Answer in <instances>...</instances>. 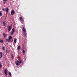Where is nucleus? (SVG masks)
<instances>
[{
    "label": "nucleus",
    "instance_id": "obj_16",
    "mask_svg": "<svg viewBox=\"0 0 77 77\" xmlns=\"http://www.w3.org/2000/svg\"><path fill=\"white\" fill-rule=\"evenodd\" d=\"M5 46H3L2 48V49L3 50L5 51Z\"/></svg>",
    "mask_w": 77,
    "mask_h": 77
},
{
    "label": "nucleus",
    "instance_id": "obj_18",
    "mask_svg": "<svg viewBox=\"0 0 77 77\" xmlns=\"http://www.w3.org/2000/svg\"><path fill=\"white\" fill-rule=\"evenodd\" d=\"M9 75H10V76H11V72H9Z\"/></svg>",
    "mask_w": 77,
    "mask_h": 77
},
{
    "label": "nucleus",
    "instance_id": "obj_21",
    "mask_svg": "<svg viewBox=\"0 0 77 77\" xmlns=\"http://www.w3.org/2000/svg\"><path fill=\"white\" fill-rule=\"evenodd\" d=\"M23 53H25V50H23Z\"/></svg>",
    "mask_w": 77,
    "mask_h": 77
},
{
    "label": "nucleus",
    "instance_id": "obj_26",
    "mask_svg": "<svg viewBox=\"0 0 77 77\" xmlns=\"http://www.w3.org/2000/svg\"><path fill=\"white\" fill-rule=\"evenodd\" d=\"M4 2H7V0H3Z\"/></svg>",
    "mask_w": 77,
    "mask_h": 77
},
{
    "label": "nucleus",
    "instance_id": "obj_25",
    "mask_svg": "<svg viewBox=\"0 0 77 77\" xmlns=\"http://www.w3.org/2000/svg\"><path fill=\"white\" fill-rule=\"evenodd\" d=\"M2 11H5V8H2Z\"/></svg>",
    "mask_w": 77,
    "mask_h": 77
},
{
    "label": "nucleus",
    "instance_id": "obj_12",
    "mask_svg": "<svg viewBox=\"0 0 77 77\" xmlns=\"http://www.w3.org/2000/svg\"><path fill=\"white\" fill-rule=\"evenodd\" d=\"M20 48H21V46H18L17 48V50H20Z\"/></svg>",
    "mask_w": 77,
    "mask_h": 77
},
{
    "label": "nucleus",
    "instance_id": "obj_10",
    "mask_svg": "<svg viewBox=\"0 0 77 77\" xmlns=\"http://www.w3.org/2000/svg\"><path fill=\"white\" fill-rule=\"evenodd\" d=\"M17 63H21L22 61L21 60H19L17 61Z\"/></svg>",
    "mask_w": 77,
    "mask_h": 77
},
{
    "label": "nucleus",
    "instance_id": "obj_14",
    "mask_svg": "<svg viewBox=\"0 0 77 77\" xmlns=\"http://www.w3.org/2000/svg\"><path fill=\"white\" fill-rule=\"evenodd\" d=\"M17 38H15V39H14V43H17Z\"/></svg>",
    "mask_w": 77,
    "mask_h": 77
},
{
    "label": "nucleus",
    "instance_id": "obj_19",
    "mask_svg": "<svg viewBox=\"0 0 77 77\" xmlns=\"http://www.w3.org/2000/svg\"><path fill=\"white\" fill-rule=\"evenodd\" d=\"M15 30V29H14V28L13 29H12L13 32H15V30Z\"/></svg>",
    "mask_w": 77,
    "mask_h": 77
},
{
    "label": "nucleus",
    "instance_id": "obj_9",
    "mask_svg": "<svg viewBox=\"0 0 77 77\" xmlns=\"http://www.w3.org/2000/svg\"><path fill=\"white\" fill-rule=\"evenodd\" d=\"M8 39H9L10 40H11V39H12V37L11 35L9 36L8 37Z\"/></svg>",
    "mask_w": 77,
    "mask_h": 77
},
{
    "label": "nucleus",
    "instance_id": "obj_1",
    "mask_svg": "<svg viewBox=\"0 0 77 77\" xmlns=\"http://www.w3.org/2000/svg\"><path fill=\"white\" fill-rule=\"evenodd\" d=\"M15 13V11L14 10H12L11 12V15H14V14Z\"/></svg>",
    "mask_w": 77,
    "mask_h": 77
},
{
    "label": "nucleus",
    "instance_id": "obj_20",
    "mask_svg": "<svg viewBox=\"0 0 77 77\" xmlns=\"http://www.w3.org/2000/svg\"><path fill=\"white\" fill-rule=\"evenodd\" d=\"M0 42H1V43H3V40H1L0 41Z\"/></svg>",
    "mask_w": 77,
    "mask_h": 77
},
{
    "label": "nucleus",
    "instance_id": "obj_13",
    "mask_svg": "<svg viewBox=\"0 0 77 77\" xmlns=\"http://www.w3.org/2000/svg\"><path fill=\"white\" fill-rule=\"evenodd\" d=\"M3 24L4 26H6V23L5 21L3 22Z\"/></svg>",
    "mask_w": 77,
    "mask_h": 77
},
{
    "label": "nucleus",
    "instance_id": "obj_22",
    "mask_svg": "<svg viewBox=\"0 0 77 77\" xmlns=\"http://www.w3.org/2000/svg\"><path fill=\"white\" fill-rule=\"evenodd\" d=\"M8 50H6V54H7V53H8Z\"/></svg>",
    "mask_w": 77,
    "mask_h": 77
},
{
    "label": "nucleus",
    "instance_id": "obj_2",
    "mask_svg": "<svg viewBox=\"0 0 77 77\" xmlns=\"http://www.w3.org/2000/svg\"><path fill=\"white\" fill-rule=\"evenodd\" d=\"M7 27L8 28V31H11V26H8Z\"/></svg>",
    "mask_w": 77,
    "mask_h": 77
},
{
    "label": "nucleus",
    "instance_id": "obj_24",
    "mask_svg": "<svg viewBox=\"0 0 77 77\" xmlns=\"http://www.w3.org/2000/svg\"><path fill=\"white\" fill-rule=\"evenodd\" d=\"M2 64H0V68H2Z\"/></svg>",
    "mask_w": 77,
    "mask_h": 77
},
{
    "label": "nucleus",
    "instance_id": "obj_8",
    "mask_svg": "<svg viewBox=\"0 0 77 77\" xmlns=\"http://www.w3.org/2000/svg\"><path fill=\"white\" fill-rule=\"evenodd\" d=\"M20 19L21 21H23H23H24V20H23V18H22V17H20Z\"/></svg>",
    "mask_w": 77,
    "mask_h": 77
},
{
    "label": "nucleus",
    "instance_id": "obj_4",
    "mask_svg": "<svg viewBox=\"0 0 77 77\" xmlns=\"http://www.w3.org/2000/svg\"><path fill=\"white\" fill-rule=\"evenodd\" d=\"M23 31L25 33H26V28H25V27H23Z\"/></svg>",
    "mask_w": 77,
    "mask_h": 77
},
{
    "label": "nucleus",
    "instance_id": "obj_15",
    "mask_svg": "<svg viewBox=\"0 0 77 77\" xmlns=\"http://www.w3.org/2000/svg\"><path fill=\"white\" fill-rule=\"evenodd\" d=\"M0 16H2V11H0Z\"/></svg>",
    "mask_w": 77,
    "mask_h": 77
},
{
    "label": "nucleus",
    "instance_id": "obj_5",
    "mask_svg": "<svg viewBox=\"0 0 77 77\" xmlns=\"http://www.w3.org/2000/svg\"><path fill=\"white\" fill-rule=\"evenodd\" d=\"M3 56V53L2 52H0V59H2V57Z\"/></svg>",
    "mask_w": 77,
    "mask_h": 77
},
{
    "label": "nucleus",
    "instance_id": "obj_27",
    "mask_svg": "<svg viewBox=\"0 0 77 77\" xmlns=\"http://www.w3.org/2000/svg\"><path fill=\"white\" fill-rule=\"evenodd\" d=\"M16 65H18V63H16Z\"/></svg>",
    "mask_w": 77,
    "mask_h": 77
},
{
    "label": "nucleus",
    "instance_id": "obj_23",
    "mask_svg": "<svg viewBox=\"0 0 77 77\" xmlns=\"http://www.w3.org/2000/svg\"><path fill=\"white\" fill-rule=\"evenodd\" d=\"M14 32L13 31L11 32V35H13V34L14 33Z\"/></svg>",
    "mask_w": 77,
    "mask_h": 77
},
{
    "label": "nucleus",
    "instance_id": "obj_11",
    "mask_svg": "<svg viewBox=\"0 0 77 77\" xmlns=\"http://www.w3.org/2000/svg\"><path fill=\"white\" fill-rule=\"evenodd\" d=\"M2 35H4V38H5L6 37V34L4 33H3Z\"/></svg>",
    "mask_w": 77,
    "mask_h": 77
},
{
    "label": "nucleus",
    "instance_id": "obj_6",
    "mask_svg": "<svg viewBox=\"0 0 77 77\" xmlns=\"http://www.w3.org/2000/svg\"><path fill=\"white\" fill-rule=\"evenodd\" d=\"M5 40L6 41H7V42H10L11 41V40H10L9 38H6Z\"/></svg>",
    "mask_w": 77,
    "mask_h": 77
},
{
    "label": "nucleus",
    "instance_id": "obj_3",
    "mask_svg": "<svg viewBox=\"0 0 77 77\" xmlns=\"http://www.w3.org/2000/svg\"><path fill=\"white\" fill-rule=\"evenodd\" d=\"M7 71H8V70H7V69H5L4 70V73H5V75H6L8 74Z\"/></svg>",
    "mask_w": 77,
    "mask_h": 77
},
{
    "label": "nucleus",
    "instance_id": "obj_7",
    "mask_svg": "<svg viewBox=\"0 0 77 77\" xmlns=\"http://www.w3.org/2000/svg\"><path fill=\"white\" fill-rule=\"evenodd\" d=\"M5 9L6 11V12H7V13H8V12L9 11V8L8 7H7L5 8Z\"/></svg>",
    "mask_w": 77,
    "mask_h": 77
},
{
    "label": "nucleus",
    "instance_id": "obj_17",
    "mask_svg": "<svg viewBox=\"0 0 77 77\" xmlns=\"http://www.w3.org/2000/svg\"><path fill=\"white\" fill-rule=\"evenodd\" d=\"M11 58L12 59H14V56L13 55H11Z\"/></svg>",
    "mask_w": 77,
    "mask_h": 77
}]
</instances>
